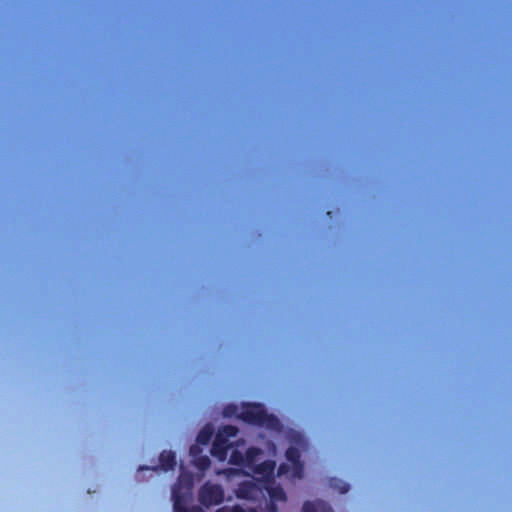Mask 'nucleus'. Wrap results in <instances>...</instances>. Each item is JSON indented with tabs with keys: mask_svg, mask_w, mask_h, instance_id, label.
I'll list each match as a JSON object with an SVG mask.
<instances>
[{
	"mask_svg": "<svg viewBox=\"0 0 512 512\" xmlns=\"http://www.w3.org/2000/svg\"><path fill=\"white\" fill-rule=\"evenodd\" d=\"M290 441L292 445L287 448L285 457L291 463V466L287 463H281L277 470V476H287L291 473V478L301 479L304 476V464L301 461L300 449H304L307 443L300 433L293 434Z\"/></svg>",
	"mask_w": 512,
	"mask_h": 512,
	"instance_id": "obj_1",
	"label": "nucleus"
},
{
	"mask_svg": "<svg viewBox=\"0 0 512 512\" xmlns=\"http://www.w3.org/2000/svg\"><path fill=\"white\" fill-rule=\"evenodd\" d=\"M244 422L278 430L281 427L279 419L268 414L265 407L260 403H247L243 406L239 416Z\"/></svg>",
	"mask_w": 512,
	"mask_h": 512,
	"instance_id": "obj_2",
	"label": "nucleus"
},
{
	"mask_svg": "<svg viewBox=\"0 0 512 512\" xmlns=\"http://www.w3.org/2000/svg\"><path fill=\"white\" fill-rule=\"evenodd\" d=\"M193 482L191 476H180L172 487V500L174 512H205L199 506L187 508L186 505L192 496Z\"/></svg>",
	"mask_w": 512,
	"mask_h": 512,
	"instance_id": "obj_3",
	"label": "nucleus"
},
{
	"mask_svg": "<svg viewBox=\"0 0 512 512\" xmlns=\"http://www.w3.org/2000/svg\"><path fill=\"white\" fill-rule=\"evenodd\" d=\"M198 498L205 507L219 505L224 500V491L219 484L206 482L200 488Z\"/></svg>",
	"mask_w": 512,
	"mask_h": 512,
	"instance_id": "obj_4",
	"label": "nucleus"
},
{
	"mask_svg": "<svg viewBox=\"0 0 512 512\" xmlns=\"http://www.w3.org/2000/svg\"><path fill=\"white\" fill-rule=\"evenodd\" d=\"M260 494L261 487L254 481H242L235 490L236 497L243 500H257Z\"/></svg>",
	"mask_w": 512,
	"mask_h": 512,
	"instance_id": "obj_5",
	"label": "nucleus"
},
{
	"mask_svg": "<svg viewBox=\"0 0 512 512\" xmlns=\"http://www.w3.org/2000/svg\"><path fill=\"white\" fill-rule=\"evenodd\" d=\"M276 468V463L273 460H265L260 464H256L252 471L253 473L260 475L266 482L273 483L274 481V471Z\"/></svg>",
	"mask_w": 512,
	"mask_h": 512,
	"instance_id": "obj_6",
	"label": "nucleus"
},
{
	"mask_svg": "<svg viewBox=\"0 0 512 512\" xmlns=\"http://www.w3.org/2000/svg\"><path fill=\"white\" fill-rule=\"evenodd\" d=\"M230 447L231 444L227 439H223L220 435H216L212 443L211 454L217 459L223 461L226 459Z\"/></svg>",
	"mask_w": 512,
	"mask_h": 512,
	"instance_id": "obj_7",
	"label": "nucleus"
},
{
	"mask_svg": "<svg viewBox=\"0 0 512 512\" xmlns=\"http://www.w3.org/2000/svg\"><path fill=\"white\" fill-rule=\"evenodd\" d=\"M200 452L201 450L197 445H192L190 447V454L193 457V463L195 467L198 468L200 471H205L210 467L211 461L209 457L206 455H198Z\"/></svg>",
	"mask_w": 512,
	"mask_h": 512,
	"instance_id": "obj_8",
	"label": "nucleus"
},
{
	"mask_svg": "<svg viewBox=\"0 0 512 512\" xmlns=\"http://www.w3.org/2000/svg\"><path fill=\"white\" fill-rule=\"evenodd\" d=\"M159 463L163 470L169 471L176 466V455L171 450H164L159 455Z\"/></svg>",
	"mask_w": 512,
	"mask_h": 512,
	"instance_id": "obj_9",
	"label": "nucleus"
},
{
	"mask_svg": "<svg viewBox=\"0 0 512 512\" xmlns=\"http://www.w3.org/2000/svg\"><path fill=\"white\" fill-rule=\"evenodd\" d=\"M263 452L258 447H249L245 453V467L252 470L257 464V459Z\"/></svg>",
	"mask_w": 512,
	"mask_h": 512,
	"instance_id": "obj_10",
	"label": "nucleus"
},
{
	"mask_svg": "<svg viewBox=\"0 0 512 512\" xmlns=\"http://www.w3.org/2000/svg\"><path fill=\"white\" fill-rule=\"evenodd\" d=\"M267 491L272 501H286L287 499L285 491L279 485L267 487Z\"/></svg>",
	"mask_w": 512,
	"mask_h": 512,
	"instance_id": "obj_11",
	"label": "nucleus"
},
{
	"mask_svg": "<svg viewBox=\"0 0 512 512\" xmlns=\"http://www.w3.org/2000/svg\"><path fill=\"white\" fill-rule=\"evenodd\" d=\"M237 434H238V428L236 426L225 425L218 430L216 435H220L221 438L227 439V441L229 442V439L236 437Z\"/></svg>",
	"mask_w": 512,
	"mask_h": 512,
	"instance_id": "obj_12",
	"label": "nucleus"
},
{
	"mask_svg": "<svg viewBox=\"0 0 512 512\" xmlns=\"http://www.w3.org/2000/svg\"><path fill=\"white\" fill-rule=\"evenodd\" d=\"M213 435V430L210 427H204L197 435V442L202 445H207Z\"/></svg>",
	"mask_w": 512,
	"mask_h": 512,
	"instance_id": "obj_13",
	"label": "nucleus"
},
{
	"mask_svg": "<svg viewBox=\"0 0 512 512\" xmlns=\"http://www.w3.org/2000/svg\"><path fill=\"white\" fill-rule=\"evenodd\" d=\"M229 463L245 467V454H243L237 449L232 450L229 458Z\"/></svg>",
	"mask_w": 512,
	"mask_h": 512,
	"instance_id": "obj_14",
	"label": "nucleus"
},
{
	"mask_svg": "<svg viewBox=\"0 0 512 512\" xmlns=\"http://www.w3.org/2000/svg\"><path fill=\"white\" fill-rule=\"evenodd\" d=\"M232 512H258L256 508H244L239 504L232 506Z\"/></svg>",
	"mask_w": 512,
	"mask_h": 512,
	"instance_id": "obj_15",
	"label": "nucleus"
},
{
	"mask_svg": "<svg viewBox=\"0 0 512 512\" xmlns=\"http://www.w3.org/2000/svg\"><path fill=\"white\" fill-rule=\"evenodd\" d=\"M302 512H317L316 505L313 502L306 501L303 504Z\"/></svg>",
	"mask_w": 512,
	"mask_h": 512,
	"instance_id": "obj_16",
	"label": "nucleus"
},
{
	"mask_svg": "<svg viewBox=\"0 0 512 512\" xmlns=\"http://www.w3.org/2000/svg\"><path fill=\"white\" fill-rule=\"evenodd\" d=\"M339 491L341 494H345L349 491V485L347 483H342L339 487Z\"/></svg>",
	"mask_w": 512,
	"mask_h": 512,
	"instance_id": "obj_17",
	"label": "nucleus"
},
{
	"mask_svg": "<svg viewBox=\"0 0 512 512\" xmlns=\"http://www.w3.org/2000/svg\"><path fill=\"white\" fill-rule=\"evenodd\" d=\"M234 410H236L235 406H227L225 408L224 413H225V415H230Z\"/></svg>",
	"mask_w": 512,
	"mask_h": 512,
	"instance_id": "obj_18",
	"label": "nucleus"
},
{
	"mask_svg": "<svg viewBox=\"0 0 512 512\" xmlns=\"http://www.w3.org/2000/svg\"><path fill=\"white\" fill-rule=\"evenodd\" d=\"M216 512H232V507L223 506L216 510Z\"/></svg>",
	"mask_w": 512,
	"mask_h": 512,
	"instance_id": "obj_19",
	"label": "nucleus"
},
{
	"mask_svg": "<svg viewBox=\"0 0 512 512\" xmlns=\"http://www.w3.org/2000/svg\"><path fill=\"white\" fill-rule=\"evenodd\" d=\"M157 469H158L157 467H152V468H150V467H148V466H142V467H140V468H139V470H155V471H156Z\"/></svg>",
	"mask_w": 512,
	"mask_h": 512,
	"instance_id": "obj_20",
	"label": "nucleus"
},
{
	"mask_svg": "<svg viewBox=\"0 0 512 512\" xmlns=\"http://www.w3.org/2000/svg\"><path fill=\"white\" fill-rule=\"evenodd\" d=\"M327 512H334L331 507L327 508Z\"/></svg>",
	"mask_w": 512,
	"mask_h": 512,
	"instance_id": "obj_21",
	"label": "nucleus"
}]
</instances>
